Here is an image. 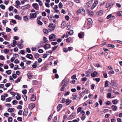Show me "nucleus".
Returning <instances> with one entry per match:
<instances>
[{
  "label": "nucleus",
  "mask_w": 122,
  "mask_h": 122,
  "mask_svg": "<svg viewBox=\"0 0 122 122\" xmlns=\"http://www.w3.org/2000/svg\"><path fill=\"white\" fill-rule=\"evenodd\" d=\"M97 72L96 71H95L93 73H92L91 76L92 77H95L97 75Z\"/></svg>",
  "instance_id": "nucleus-15"
},
{
  "label": "nucleus",
  "mask_w": 122,
  "mask_h": 122,
  "mask_svg": "<svg viewBox=\"0 0 122 122\" xmlns=\"http://www.w3.org/2000/svg\"><path fill=\"white\" fill-rule=\"evenodd\" d=\"M69 34L70 35H73V31L72 30H70V32H69Z\"/></svg>",
  "instance_id": "nucleus-51"
},
{
  "label": "nucleus",
  "mask_w": 122,
  "mask_h": 122,
  "mask_svg": "<svg viewBox=\"0 0 122 122\" xmlns=\"http://www.w3.org/2000/svg\"><path fill=\"white\" fill-rule=\"evenodd\" d=\"M28 110L27 108L25 109L23 112V115L24 116H26L28 114Z\"/></svg>",
  "instance_id": "nucleus-13"
},
{
  "label": "nucleus",
  "mask_w": 122,
  "mask_h": 122,
  "mask_svg": "<svg viewBox=\"0 0 122 122\" xmlns=\"http://www.w3.org/2000/svg\"><path fill=\"white\" fill-rule=\"evenodd\" d=\"M18 66L17 65H15V67H14V69L15 70H16L17 69H20L18 68Z\"/></svg>",
  "instance_id": "nucleus-46"
},
{
  "label": "nucleus",
  "mask_w": 122,
  "mask_h": 122,
  "mask_svg": "<svg viewBox=\"0 0 122 122\" xmlns=\"http://www.w3.org/2000/svg\"><path fill=\"white\" fill-rule=\"evenodd\" d=\"M35 106V105L34 104L30 103V104L29 106V108L30 109H32Z\"/></svg>",
  "instance_id": "nucleus-14"
},
{
  "label": "nucleus",
  "mask_w": 122,
  "mask_h": 122,
  "mask_svg": "<svg viewBox=\"0 0 122 122\" xmlns=\"http://www.w3.org/2000/svg\"><path fill=\"white\" fill-rule=\"evenodd\" d=\"M32 6L36 10H37L39 8V6L38 4L36 3H34L32 4Z\"/></svg>",
  "instance_id": "nucleus-6"
},
{
  "label": "nucleus",
  "mask_w": 122,
  "mask_h": 122,
  "mask_svg": "<svg viewBox=\"0 0 122 122\" xmlns=\"http://www.w3.org/2000/svg\"><path fill=\"white\" fill-rule=\"evenodd\" d=\"M36 99V98L35 96L34 95H32L31 98V100L32 101H35Z\"/></svg>",
  "instance_id": "nucleus-25"
},
{
  "label": "nucleus",
  "mask_w": 122,
  "mask_h": 122,
  "mask_svg": "<svg viewBox=\"0 0 122 122\" xmlns=\"http://www.w3.org/2000/svg\"><path fill=\"white\" fill-rule=\"evenodd\" d=\"M15 18L18 19L19 20H20L21 19L19 15H16L15 16Z\"/></svg>",
  "instance_id": "nucleus-29"
},
{
  "label": "nucleus",
  "mask_w": 122,
  "mask_h": 122,
  "mask_svg": "<svg viewBox=\"0 0 122 122\" xmlns=\"http://www.w3.org/2000/svg\"><path fill=\"white\" fill-rule=\"evenodd\" d=\"M111 95V93H107V98H110Z\"/></svg>",
  "instance_id": "nucleus-48"
},
{
  "label": "nucleus",
  "mask_w": 122,
  "mask_h": 122,
  "mask_svg": "<svg viewBox=\"0 0 122 122\" xmlns=\"http://www.w3.org/2000/svg\"><path fill=\"white\" fill-rule=\"evenodd\" d=\"M75 116V113H72L70 116L69 117V119H71L73 118V117H74Z\"/></svg>",
  "instance_id": "nucleus-30"
},
{
  "label": "nucleus",
  "mask_w": 122,
  "mask_h": 122,
  "mask_svg": "<svg viewBox=\"0 0 122 122\" xmlns=\"http://www.w3.org/2000/svg\"><path fill=\"white\" fill-rule=\"evenodd\" d=\"M71 38L69 37L66 39V41L67 42H69L71 41Z\"/></svg>",
  "instance_id": "nucleus-42"
},
{
  "label": "nucleus",
  "mask_w": 122,
  "mask_h": 122,
  "mask_svg": "<svg viewBox=\"0 0 122 122\" xmlns=\"http://www.w3.org/2000/svg\"><path fill=\"white\" fill-rule=\"evenodd\" d=\"M28 77L30 79L32 76V74L30 73H28L27 74Z\"/></svg>",
  "instance_id": "nucleus-50"
},
{
  "label": "nucleus",
  "mask_w": 122,
  "mask_h": 122,
  "mask_svg": "<svg viewBox=\"0 0 122 122\" xmlns=\"http://www.w3.org/2000/svg\"><path fill=\"white\" fill-rule=\"evenodd\" d=\"M84 33L83 32H81L78 34V37L81 38H82L84 36Z\"/></svg>",
  "instance_id": "nucleus-7"
},
{
  "label": "nucleus",
  "mask_w": 122,
  "mask_h": 122,
  "mask_svg": "<svg viewBox=\"0 0 122 122\" xmlns=\"http://www.w3.org/2000/svg\"><path fill=\"white\" fill-rule=\"evenodd\" d=\"M87 21L89 23H87V24L88 25H90V24L92 22V20L91 18H88L87 19Z\"/></svg>",
  "instance_id": "nucleus-22"
},
{
  "label": "nucleus",
  "mask_w": 122,
  "mask_h": 122,
  "mask_svg": "<svg viewBox=\"0 0 122 122\" xmlns=\"http://www.w3.org/2000/svg\"><path fill=\"white\" fill-rule=\"evenodd\" d=\"M45 4L46 7L48 8L50 7V4L49 3H45Z\"/></svg>",
  "instance_id": "nucleus-58"
},
{
  "label": "nucleus",
  "mask_w": 122,
  "mask_h": 122,
  "mask_svg": "<svg viewBox=\"0 0 122 122\" xmlns=\"http://www.w3.org/2000/svg\"><path fill=\"white\" fill-rule=\"evenodd\" d=\"M30 5L29 4L22 6L21 9L22 10H25L30 8Z\"/></svg>",
  "instance_id": "nucleus-5"
},
{
  "label": "nucleus",
  "mask_w": 122,
  "mask_h": 122,
  "mask_svg": "<svg viewBox=\"0 0 122 122\" xmlns=\"http://www.w3.org/2000/svg\"><path fill=\"white\" fill-rule=\"evenodd\" d=\"M114 18H115V17L114 16H112L111 14H110L107 17V19H109L111 18V17Z\"/></svg>",
  "instance_id": "nucleus-27"
},
{
  "label": "nucleus",
  "mask_w": 122,
  "mask_h": 122,
  "mask_svg": "<svg viewBox=\"0 0 122 122\" xmlns=\"http://www.w3.org/2000/svg\"><path fill=\"white\" fill-rule=\"evenodd\" d=\"M5 99V96L3 95H2L1 97V100L2 101H4Z\"/></svg>",
  "instance_id": "nucleus-57"
},
{
  "label": "nucleus",
  "mask_w": 122,
  "mask_h": 122,
  "mask_svg": "<svg viewBox=\"0 0 122 122\" xmlns=\"http://www.w3.org/2000/svg\"><path fill=\"white\" fill-rule=\"evenodd\" d=\"M17 46L20 49H21L23 47V44H21L20 43L17 45Z\"/></svg>",
  "instance_id": "nucleus-21"
},
{
  "label": "nucleus",
  "mask_w": 122,
  "mask_h": 122,
  "mask_svg": "<svg viewBox=\"0 0 122 122\" xmlns=\"http://www.w3.org/2000/svg\"><path fill=\"white\" fill-rule=\"evenodd\" d=\"M11 100V99L10 97H9L7 98L5 100V101L6 102H10Z\"/></svg>",
  "instance_id": "nucleus-35"
},
{
  "label": "nucleus",
  "mask_w": 122,
  "mask_h": 122,
  "mask_svg": "<svg viewBox=\"0 0 122 122\" xmlns=\"http://www.w3.org/2000/svg\"><path fill=\"white\" fill-rule=\"evenodd\" d=\"M37 62L36 61L35 62V63H34L33 65H32V67L33 68H35L37 67Z\"/></svg>",
  "instance_id": "nucleus-32"
},
{
  "label": "nucleus",
  "mask_w": 122,
  "mask_h": 122,
  "mask_svg": "<svg viewBox=\"0 0 122 122\" xmlns=\"http://www.w3.org/2000/svg\"><path fill=\"white\" fill-rule=\"evenodd\" d=\"M21 77H20L18 78L16 80V81H15V83H17L20 81V79H21Z\"/></svg>",
  "instance_id": "nucleus-37"
},
{
  "label": "nucleus",
  "mask_w": 122,
  "mask_h": 122,
  "mask_svg": "<svg viewBox=\"0 0 122 122\" xmlns=\"http://www.w3.org/2000/svg\"><path fill=\"white\" fill-rule=\"evenodd\" d=\"M80 13L82 15H84L85 14V11L83 8H80Z\"/></svg>",
  "instance_id": "nucleus-11"
},
{
  "label": "nucleus",
  "mask_w": 122,
  "mask_h": 122,
  "mask_svg": "<svg viewBox=\"0 0 122 122\" xmlns=\"http://www.w3.org/2000/svg\"><path fill=\"white\" fill-rule=\"evenodd\" d=\"M68 82V81L64 79L62 80L61 83V85L62 86L60 89L61 91H63L64 90L65 88L67 86Z\"/></svg>",
  "instance_id": "nucleus-1"
},
{
  "label": "nucleus",
  "mask_w": 122,
  "mask_h": 122,
  "mask_svg": "<svg viewBox=\"0 0 122 122\" xmlns=\"http://www.w3.org/2000/svg\"><path fill=\"white\" fill-rule=\"evenodd\" d=\"M87 12L88 14L90 15H93L94 14V13L90 10H87Z\"/></svg>",
  "instance_id": "nucleus-12"
},
{
  "label": "nucleus",
  "mask_w": 122,
  "mask_h": 122,
  "mask_svg": "<svg viewBox=\"0 0 122 122\" xmlns=\"http://www.w3.org/2000/svg\"><path fill=\"white\" fill-rule=\"evenodd\" d=\"M16 4L18 6L20 5V2L18 0H17L16 2Z\"/></svg>",
  "instance_id": "nucleus-64"
},
{
  "label": "nucleus",
  "mask_w": 122,
  "mask_h": 122,
  "mask_svg": "<svg viewBox=\"0 0 122 122\" xmlns=\"http://www.w3.org/2000/svg\"><path fill=\"white\" fill-rule=\"evenodd\" d=\"M111 6V4L109 3H107L105 6V7L107 8L110 7Z\"/></svg>",
  "instance_id": "nucleus-31"
},
{
  "label": "nucleus",
  "mask_w": 122,
  "mask_h": 122,
  "mask_svg": "<svg viewBox=\"0 0 122 122\" xmlns=\"http://www.w3.org/2000/svg\"><path fill=\"white\" fill-rule=\"evenodd\" d=\"M5 72L7 74L9 75L11 73V71L10 70H9L6 71Z\"/></svg>",
  "instance_id": "nucleus-44"
},
{
  "label": "nucleus",
  "mask_w": 122,
  "mask_h": 122,
  "mask_svg": "<svg viewBox=\"0 0 122 122\" xmlns=\"http://www.w3.org/2000/svg\"><path fill=\"white\" fill-rule=\"evenodd\" d=\"M43 31L44 33L45 34H47L48 33V31L46 29H43Z\"/></svg>",
  "instance_id": "nucleus-40"
},
{
  "label": "nucleus",
  "mask_w": 122,
  "mask_h": 122,
  "mask_svg": "<svg viewBox=\"0 0 122 122\" xmlns=\"http://www.w3.org/2000/svg\"><path fill=\"white\" fill-rule=\"evenodd\" d=\"M17 102H18L17 101L14 100L13 101L12 103L13 105H16L17 104Z\"/></svg>",
  "instance_id": "nucleus-59"
},
{
  "label": "nucleus",
  "mask_w": 122,
  "mask_h": 122,
  "mask_svg": "<svg viewBox=\"0 0 122 122\" xmlns=\"http://www.w3.org/2000/svg\"><path fill=\"white\" fill-rule=\"evenodd\" d=\"M21 98V97L19 95H17L16 97V99L17 100H20Z\"/></svg>",
  "instance_id": "nucleus-55"
},
{
  "label": "nucleus",
  "mask_w": 122,
  "mask_h": 122,
  "mask_svg": "<svg viewBox=\"0 0 122 122\" xmlns=\"http://www.w3.org/2000/svg\"><path fill=\"white\" fill-rule=\"evenodd\" d=\"M91 73V72L89 70H88L87 71H86V75H85V76L86 77H89L90 76Z\"/></svg>",
  "instance_id": "nucleus-17"
},
{
  "label": "nucleus",
  "mask_w": 122,
  "mask_h": 122,
  "mask_svg": "<svg viewBox=\"0 0 122 122\" xmlns=\"http://www.w3.org/2000/svg\"><path fill=\"white\" fill-rule=\"evenodd\" d=\"M0 7L1 9H5V6L3 4L1 5H0Z\"/></svg>",
  "instance_id": "nucleus-39"
},
{
  "label": "nucleus",
  "mask_w": 122,
  "mask_h": 122,
  "mask_svg": "<svg viewBox=\"0 0 122 122\" xmlns=\"http://www.w3.org/2000/svg\"><path fill=\"white\" fill-rule=\"evenodd\" d=\"M104 89V88L103 87H102L100 88V91L101 93H103V92Z\"/></svg>",
  "instance_id": "nucleus-62"
},
{
  "label": "nucleus",
  "mask_w": 122,
  "mask_h": 122,
  "mask_svg": "<svg viewBox=\"0 0 122 122\" xmlns=\"http://www.w3.org/2000/svg\"><path fill=\"white\" fill-rule=\"evenodd\" d=\"M37 13L36 12L34 13H31L30 14L29 19L32 20L33 18H36L37 17Z\"/></svg>",
  "instance_id": "nucleus-4"
},
{
  "label": "nucleus",
  "mask_w": 122,
  "mask_h": 122,
  "mask_svg": "<svg viewBox=\"0 0 122 122\" xmlns=\"http://www.w3.org/2000/svg\"><path fill=\"white\" fill-rule=\"evenodd\" d=\"M49 38L50 40L54 41L56 40V35L53 34H52L49 36Z\"/></svg>",
  "instance_id": "nucleus-3"
},
{
  "label": "nucleus",
  "mask_w": 122,
  "mask_h": 122,
  "mask_svg": "<svg viewBox=\"0 0 122 122\" xmlns=\"http://www.w3.org/2000/svg\"><path fill=\"white\" fill-rule=\"evenodd\" d=\"M103 11L102 10H100L97 13V15L98 16H100L103 13Z\"/></svg>",
  "instance_id": "nucleus-20"
},
{
  "label": "nucleus",
  "mask_w": 122,
  "mask_h": 122,
  "mask_svg": "<svg viewBox=\"0 0 122 122\" xmlns=\"http://www.w3.org/2000/svg\"><path fill=\"white\" fill-rule=\"evenodd\" d=\"M9 51V49H5L4 50V52L5 54H7L8 53Z\"/></svg>",
  "instance_id": "nucleus-26"
},
{
  "label": "nucleus",
  "mask_w": 122,
  "mask_h": 122,
  "mask_svg": "<svg viewBox=\"0 0 122 122\" xmlns=\"http://www.w3.org/2000/svg\"><path fill=\"white\" fill-rule=\"evenodd\" d=\"M66 25V22L65 21H64L62 23L61 25V27L62 28H64Z\"/></svg>",
  "instance_id": "nucleus-10"
},
{
  "label": "nucleus",
  "mask_w": 122,
  "mask_h": 122,
  "mask_svg": "<svg viewBox=\"0 0 122 122\" xmlns=\"http://www.w3.org/2000/svg\"><path fill=\"white\" fill-rule=\"evenodd\" d=\"M111 108L113 111H115L117 110V107L116 106L113 105L112 106Z\"/></svg>",
  "instance_id": "nucleus-19"
},
{
  "label": "nucleus",
  "mask_w": 122,
  "mask_h": 122,
  "mask_svg": "<svg viewBox=\"0 0 122 122\" xmlns=\"http://www.w3.org/2000/svg\"><path fill=\"white\" fill-rule=\"evenodd\" d=\"M63 6V5L61 2H60L59 4V7L60 8H61Z\"/></svg>",
  "instance_id": "nucleus-45"
},
{
  "label": "nucleus",
  "mask_w": 122,
  "mask_h": 122,
  "mask_svg": "<svg viewBox=\"0 0 122 122\" xmlns=\"http://www.w3.org/2000/svg\"><path fill=\"white\" fill-rule=\"evenodd\" d=\"M22 92L24 95L27 92V90L26 89L23 90L22 91Z\"/></svg>",
  "instance_id": "nucleus-53"
},
{
  "label": "nucleus",
  "mask_w": 122,
  "mask_h": 122,
  "mask_svg": "<svg viewBox=\"0 0 122 122\" xmlns=\"http://www.w3.org/2000/svg\"><path fill=\"white\" fill-rule=\"evenodd\" d=\"M112 102L113 103V104H116L117 103V101L116 100H113L112 101Z\"/></svg>",
  "instance_id": "nucleus-41"
},
{
  "label": "nucleus",
  "mask_w": 122,
  "mask_h": 122,
  "mask_svg": "<svg viewBox=\"0 0 122 122\" xmlns=\"http://www.w3.org/2000/svg\"><path fill=\"white\" fill-rule=\"evenodd\" d=\"M43 40L44 41V43H47L48 40H47V38L45 37H44Z\"/></svg>",
  "instance_id": "nucleus-34"
},
{
  "label": "nucleus",
  "mask_w": 122,
  "mask_h": 122,
  "mask_svg": "<svg viewBox=\"0 0 122 122\" xmlns=\"http://www.w3.org/2000/svg\"><path fill=\"white\" fill-rule=\"evenodd\" d=\"M66 104L67 105H69L71 102V100L69 99H66Z\"/></svg>",
  "instance_id": "nucleus-23"
},
{
  "label": "nucleus",
  "mask_w": 122,
  "mask_h": 122,
  "mask_svg": "<svg viewBox=\"0 0 122 122\" xmlns=\"http://www.w3.org/2000/svg\"><path fill=\"white\" fill-rule=\"evenodd\" d=\"M23 19L24 21H28V19L27 16H25L24 17Z\"/></svg>",
  "instance_id": "nucleus-33"
},
{
  "label": "nucleus",
  "mask_w": 122,
  "mask_h": 122,
  "mask_svg": "<svg viewBox=\"0 0 122 122\" xmlns=\"http://www.w3.org/2000/svg\"><path fill=\"white\" fill-rule=\"evenodd\" d=\"M33 84V85H35L37 84V81L35 80H33L32 81Z\"/></svg>",
  "instance_id": "nucleus-56"
},
{
  "label": "nucleus",
  "mask_w": 122,
  "mask_h": 122,
  "mask_svg": "<svg viewBox=\"0 0 122 122\" xmlns=\"http://www.w3.org/2000/svg\"><path fill=\"white\" fill-rule=\"evenodd\" d=\"M52 122H57V118L56 116H55L54 117V120Z\"/></svg>",
  "instance_id": "nucleus-43"
},
{
  "label": "nucleus",
  "mask_w": 122,
  "mask_h": 122,
  "mask_svg": "<svg viewBox=\"0 0 122 122\" xmlns=\"http://www.w3.org/2000/svg\"><path fill=\"white\" fill-rule=\"evenodd\" d=\"M122 15V12L121 11L118 12L117 14V15L118 16H121Z\"/></svg>",
  "instance_id": "nucleus-28"
},
{
  "label": "nucleus",
  "mask_w": 122,
  "mask_h": 122,
  "mask_svg": "<svg viewBox=\"0 0 122 122\" xmlns=\"http://www.w3.org/2000/svg\"><path fill=\"white\" fill-rule=\"evenodd\" d=\"M111 85L113 87H114L116 86V84L112 81V82L111 83Z\"/></svg>",
  "instance_id": "nucleus-60"
},
{
  "label": "nucleus",
  "mask_w": 122,
  "mask_h": 122,
  "mask_svg": "<svg viewBox=\"0 0 122 122\" xmlns=\"http://www.w3.org/2000/svg\"><path fill=\"white\" fill-rule=\"evenodd\" d=\"M27 58L30 59H32L33 58V56L32 54H27L25 56Z\"/></svg>",
  "instance_id": "nucleus-9"
},
{
  "label": "nucleus",
  "mask_w": 122,
  "mask_h": 122,
  "mask_svg": "<svg viewBox=\"0 0 122 122\" xmlns=\"http://www.w3.org/2000/svg\"><path fill=\"white\" fill-rule=\"evenodd\" d=\"M9 114L7 112L5 113L4 114V116L6 117H8L9 116Z\"/></svg>",
  "instance_id": "nucleus-54"
},
{
  "label": "nucleus",
  "mask_w": 122,
  "mask_h": 122,
  "mask_svg": "<svg viewBox=\"0 0 122 122\" xmlns=\"http://www.w3.org/2000/svg\"><path fill=\"white\" fill-rule=\"evenodd\" d=\"M62 107V105L61 104H60L58 105L57 106L58 111H60L61 110V108Z\"/></svg>",
  "instance_id": "nucleus-24"
},
{
  "label": "nucleus",
  "mask_w": 122,
  "mask_h": 122,
  "mask_svg": "<svg viewBox=\"0 0 122 122\" xmlns=\"http://www.w3.org/2000/svg\"><path fill=\"white\" fill-rule=\"evenodd\" d=\"M79 120V118H77V119H75L73 120L72 121V122H78Z\"/></svg>",
  "instance_id": "nucleus-61"
},
{
  "label": "nucleus",
  "mask_w": 122,
  "mask_h": 122,
  "mask_svg": "<svg viewBox=\"0 0 122 122\" xmlns=\"http://www.w3.org/2000/svg\"><path fill=\"white\" fill-rule=\"evenodd\" d=\"M49 28H50V29H48L50 31H52L54 30L56 27V25L55 24H53L52 23H50L48 26Z\"/></svg>",
  "instance_id": "nucleus-2"
},
{
  "label": "nucleus",
  "mask_w": 122,
  "mask_h": 122,
  "mask_svg": "<svg viewBox=\"0 0 122 122\" xmlns=\"http://www.w3.org/2000/svg\"><path fill=\"white\" fill-rule=\"evenodd\" d=\"M82 108L81 107H79L77 109V113H78L81 110Z\"/></svg>",
  "instance_id": "nucleus-36"
},
{
  "label": "nucleus",
  "mask_w": 122,
  "mask_h": 122,
  "mask_svg": "<svg viewBox=\"0 0 122 122\" xmlns=\"http://www.w3.org/2000/svg\"><path fill=\"white\" fill-rule=\"evenodd\" d=\"M12 117H9L8 118V122H11L12 121Z\"/></svg>",
  "instance_id": "nucleus-49"
},
{
  "label": "nucleus",
  "mask_w": 122,
  "mask_h": 122,
  "mask_svg": "<svg viewBox=\"0 0 122 122\" xmlns=\"http://www.w3.org/2000/svg\"><path fill=\"white\" fill-rule=\"evenodd\" d=\"M15 109L14 108H9L8 109V112H12L14 111Z\"/></svg>",
  "instance_id": "nucleus-18"
},
{
  "label": "nucleus",
  "mask_w": 122,
  "mask_h": 122,
  "mask_svg": "<svg viewBox=\"0 0 122 122\" xmlns=\"http://www.w3.org/2000/svg\"><path fill=\"white\" fill-rule=\"evenodd\" d=\"M92 3L93 2L92 1H90L86 3V6H87V7H89L92 4Z\"/></svg>",
  "instance_id": "nucleus-8"
},
{
  "label": "nucleus",
  "mask_w": 122,
  "mask_h": 122,
  "mask_svg": "<svg viewBox=\"0 0 122 122\" xmlns=\"http://www.w3.org/2000/svg\"><path fill=\"white\" fill-rule=\"evenodd\" d=\"M76 75H74L71 76V78L73 79H75L76 80H77V78H76Z\"/></svg>",
  "instance_id": "nucleus-47"
},
{
  "label": "nucleus",
  "mask_w": 122,
  "mask_h": 122,
  "mask_svg": "<svg viewBox=\"0 0 122 122\" xmlns=\"http://www.w3.org/2000/svg\"><path fill=\"white\" fill-rule=\"evenodd\" d=\"M6 30L7 32H10L11 30L9 28L7 27L6 28Z\"/></svg>",
  "instance_id": "nucleus-52"
},
{
  "label": "nucleus",
  "mask_w": 122,
  "mask_h": 122,
  "mask_svg": "<svg viewBox=\"0 0 122 122\" xmlns=\"http://www.w3.org/2000/svg\"><path fill=\"white\" fill-rule=\"evenodd\" d=\"M37 23L38 24L41 25H42L43 24L42 22L40 21L39 20H38L37 21Z\"/></svg>",
  "instance_id": "nucleus-63"
},
{
  "label": "nucleus",
  "mask_w": 122,
  "mask_h": 122,
  "mask_svg": "<svg viewBox=\"0 0 122 122\" xmlns=\"http://www.w3.org/2000/svg\"><path fill=\"white\" fill-rule=\"evenodd\" d=\"M50 45L49 44H47L44 46V47L45 50H46L50 48Z\"/></svg>",
  "instance_id": "nucleus-16"
},
{
  "label": "nucleus",
  "mask_w": 122,
  "mask_h": 122,
  "mask_svg": "<svg viewBox=\"0 0 122 122\" xmlns=\"http://www.w3.org/2000/svg\"><path fill=\"white\" fill-rule=\"evenodd\" d=\"M22 97L24 98V100L25 101H26L27 99V97L25 94L23 95Z\"/></svg>",
  "instance_id": "nucleus-38"
}]
</instances>
